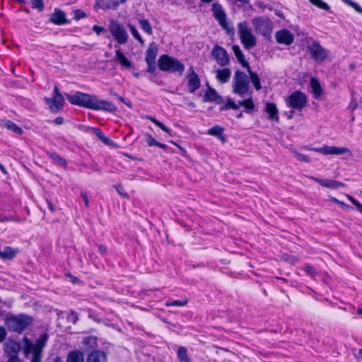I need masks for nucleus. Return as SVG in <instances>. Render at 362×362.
Returning a JSON list of instances; mask_svg holds the SVG:
<instances>
[{"label": "nucleus", "instance_id": "nucleus-7", "mask_svg": "<svg viewBox=\"0 0 362 362\" xmlns=\"http://www.w3.org/2000/svg\"><path fill=\"white\" fill-rule=\"evenodd\" d=\"M252 24L255 31L266 39L271 37V34L273 30V23L272 21L266 17H257L252 20Z\"/></svg>", "mask_w": 362, "mask_h": 362}, {"label": "nucleus", "instance_id": "nucleus-55", "mask_svg": "<svg viewBox=\"0 0 362 362\" xmlns=\"http://www.w3.org/2000/svg\"><path fill=\"white\" fill-rule=\"evenodd\" d=\"M343 209L344 210H351L352 209V207L349 206V204L343 202L341 201V202L339 204Z\"/></svg>", "mask_w": 362, "mask_h": 362}, {"label": "nucleus", "instance_id": "nucleus-56", "mask_svg": "<svg viewBox=\"0 0 362 362\" xmlns=\"http://www.w3.org/2000/svg\"><path fill=\"white\" fill-rule=\"evenodd\" d=\"M93 30L98 35H99V34H100L104 30V28L103 27H100V26H98V25H94L93 28Z\"/></svg>", "mask_w": 362, "mask_h": 362}, {"label": "nucleus", "instance_id": "nucleus-6", "mask_svg": "<svg viewBox=\"0 0 362 362\" xmlns=\"http://www.w3.org/2000/svg\"><path fill=\"white\" fill-rule=\"evenodd\" d=\"M233 93L243 96L249 90V80L247 75L239 70L235 72L232 83Z\"/></svg>", "mask_w": 362, "mask_h": 362}, {"label": "nucleus", "instance_id": "nucleus-52", "mask_svg": "<svg viewBox=\"0 0 362 362\" xmlns=\"http://www.w3.org/2000/svg\"><path fill=\"white\" fill-rule=\"evenodd\" d=\"M116 189L117 191L118 192V193L122 196V197H126L127 198L128 197V195L125 192V191L124 190V189L122 188V187L121 185H117L116 187Z\"/></svg>", "mask_w": 362, "mask_h": 362}, {"label": "nucleus", "instance_id": "nucleus-13", "mask_svg": "<svg viewBox=\"0 0 362 362\" xmlns=\"http://www.w3.org/2000/svg\"><path fill=\"white\" fill-rule=\"evenodd\" d=\"M45 100L47 104L50 105V110L53 112L61 110L64 103V98L59 93V88L57 86L54 87L53 97L52 98H45Z\"/></svg>", "mask_w": 362, "mask_h": 362}, {"label": "nucleus", "instance_id": "nucleus-38", "mask_svg": "<svg viewBox=\"0 0 362 362\" xmlns=\"http://www.w3.org/2000/svg\"><path fill=\"white\" fill-rule=\"evenodd\" d=\"M128 27H129V30H130L132 35H133V37L137 41H139L141 45H144V41L143 38L141 37V35L139 34V33L138 32V30H136V28L131 24H129Z\"/></svg>", "mask_w": 362, "mask_h": 362}, {"label": "nucleus", "instance_id": "nucleus-32", "mask_svg": "<svg viewBox=\"0 0 362 362\" xmlns=\"http://www.w3.org/2000/svg\"><path fill=\"white\" fill-rule=\"evenodd\" d=\"M141 29L146 34L151 35L153 34V29L147 19H139L138 20Z\"/></svg>", "mask_w": 362, "mask_h": 362}, {"label": "nucleus", "instance_id": "nucleus-54", "mask_svg": "<svg viewBox=\"0 0 362 362\" xmlns=\"http://www.w3.org/2000/svg\"><path fill=\"white\" fill-rule=\"evenodd\" d=\"M147 65H148V69H147V71L149 72V73H153L156 71V64H155V62H152V63H146Z\"/></svg>", "mask_w": 362, "mask_h": 362}, {"label": "nucleus", "instance_id": "nucleus-30", "mask_svg": "<svg viewBox=\"0 0 362 362\" xmlns=\"http://www.w3.org/2000/svg\"><path fill=\"white\" fill-rule=\"evenodd\" d=\"M11 346L13 354L10 356L7 362H21V360L17 356V353L20 350V345L12 342L8 345V346Z\"/></svg>", "mask_w": 362, "mask_h": 362}, {"label": "nucleus", "instance_id": "nucleus-19", "mask_svg": "<svg viewBox=\"0 0 362 362\" xmlns=\"http://www.w3.org/2000/svg\"><path fill=\"white\" fill-rule=\"evenodd\" d=\"M127 0H98L97 4L104 9H116L119 4L126 3Z\"/></svg>", "mask_w": 362, "mask_h": 362}, {"label": "nucleus", "instance_id": "nucleus-4", "mask_svg": "<svg viewBox=\"0 0 362 362\" xmlns=\"http://www.w3.org/2000/svg\"><path fill=\"white\" fill-rule=\"evenodd\" d=\"M158 68L163 71H171L178 73L181 75L184 70L185 66L178 59L171 57L167 54H163L158 60Z\"/></svg>", "mask_w": 362, "mask_h": 362}, {"label": "nucleus", "instance_id": "nucleus-15", "mask_svg": "<svg viewBox=\"0 0 362 362\" xmlns=\"http://www.w3.org/2000/svg\"><path fill=\"white\" fill-rule=\"evenodd\" d=\"M275 38L278 43L290 45L293 42V35L288 30L283 29L277 31L275 34Z\"/></svg>", "mask_w": 362, "mask_h": 362}, {"label": "nucleus", "instance_id": "nucleus-2", "mask_svg": "<svg viewBox=\"0 0 362 362\" xmlns=\"http://www.w3.org/2000/svg\"><path fill=\"white\" fill-rule=\"evenodd\" d=\"M48 340V334L44 333L37 340L35 344L29 340L28 338H23L24 352L28 356L31 351L33 352V357L31 362H42V352L43 348L45 346Z\"/></svg>", "mask_w": 362, "mask_h": 362}, {"label": "nucleus", "instance_id": "nucleus-47", "mask_svg": "<svg viewBox=\"0 0 362 362\" xmlns=\"http://www.w3.org/2000/svg\"><path fill=\"white\" fill-rule=\"evenodd\" d=\"M74 19L78 21L81 18H84L86 16V13L82 10L78 9V10L74 11Z\"/></svg>", "mask_w": 362, "mask_h": 362}, {"label": "nucleus", "instance_id": "nucleus-35", "mask_svg": "<svg viewBox=\"0 0 362 362\" xmlns=\"http://www.w3.org/2000/svg\"><path fill=\"white\" fill-rule=\"evenodd\" d=\"M4 126L7 128L8 129L12 131L14 133H16L19 135L22 134L23 131V129L18 127V125H16L15 123H13V122L11 121H7L4 124Z\"/></svg>", "mask_w": 362, "mask_h": 362}, {"label": "nucleus", "instance_id": "nucleus-5", "mask_svg": "<svg viewBox=\"0 0 362 362\" xmlns=\"http://www.w3.org/2000/svg\"><path fill=\"white\" fill-rule=\"evenodd\" d=\"M237 27L238 34L244 47L247 49L254 47L257 44L256 37L248 27L247 23L246 21L240 22Z\"/></svg>", "mask_w": 362, "mask_h": 362}, {"label": "nucleus", "instance_id": "nucleus-40", "mask_svg": "<svg viewBox=\"0 0 362 362\" xmlns=\"http://www.w3.org/2000/svg\"><path fill=\"white\" fill-rule=\"evenodd\" d=\"M187 299H184L182 300H168L165 305L167 307L170 306H178V307H182L187 305Z\"/></svg>", "mask_w": 362, "mask_h": 362}, {"label": "nucleus", "instance_id": "nucleus-28", "mask_svg": "<svg viewBox=\"0 0 362 362\" xmlns=\"http://www.w3.org/2000/svg\"><path fill=\"white\" fill-rule=\"evenodd\" d=\"M116 60H117L119 64L129 69L132 66V63L124 55V54L119 50L116 51Z\"/></svg>", "mask_w": 362, "mask_h": 362}, {"label": "nucleus", "instance_id": "nucleus-11", "mask_svg": "<svg viewBox=\"0 0 362 362\" xmlns=\"http://www.w3.org/2000/svg\"><path fill=\"white\" fill-rule=\"evenodd\" d=\"M306 148L323 155L348 154L349 156H352V152L346 147L323 146L320 148L306 147Z\"/></svg>", "mask_w": 362, "mask_h": 362}, {"label": "nucleus", "instance_id": "nucleus-3", "mask_svg": "<svg viewBox=\"0 0 362 362\" xmlns=\"http://www.w3.org/2000/svg\"><path fill=\"white\" fill-rule=\"evenodd\" d=\"M33 322V318L26 314L18 315H7L5 320V325L11 332L22 333Z\"/></svg>", "mask_w": 362, "mask_h": 362}, {"label": "nucleus", "instance_id": "nucleus-27", "mask_svg": "<svg viewBox=\"0 0 362 362\" xmlns=\"http://www.w3.org/2000/svg\"><path fill=\"white\" fill-rule=\"evenodd\" d=\"M247 69V71L250 75V78L251 80L252 83L253 84L255 88L257 90H259L262 88L261 83H260V78L258 76V75L252 71L250 69V66H248Z\"/></svg>", "mask_w": 362, "mask_h": 362}, {"label": "nucleus", "instance_id": "nucleus-29", "mask_svg": "<svg viewBox=\"0 0 362 362\" xmlns=\"http://www.w3.org/2000/svg\"><path fill=\"white\" fill-rule=\"evenodd\" d=\"M310 86L313 90V93L315 95V98H318L322 93V90L321 88L320 83L316 78H312L310 80Z\"/></svg>", "mask_w": 362, "mask_h": 362}, {"label": "nucleus", "instance_id": "nucleus-43", "mask_svg": "<svg viewBox=\"0 0 362 362\" xmlns=\"http://www.w3.org/2000/svg\"><path fill=\"white\" fill-rule=\"evenodd\" d=\"M33 8L37 9L40 12L42 11L45 8L43 0H31Z\"/></svg>", "mask_w": 362, "mask_h": 362}, {"label": "nucleus", "instance_id": "nucleus-36", "mask_svg": "<svg viewBox=\"0 0 362 362\" xmlns=\"http://www.w3.org/2000/svg\"><path fill=\"white\" fill-rule=\"evenodd\" d=\"M239 108L238 103L236 104L230 98L227 99L226 103L220 107L221 111L226 110L228 109L238 110Z\"/></svg>", "mask_w": 362, "mask_h": 362}, {"label": "nucleus", "instance_id": "nucleus-62", "mask_svg": "<svg viewBox=\"0 0 362 362\" xmlns=\"http://www.w3.org/2000/svg\"><path fill=\"white\" fill-rule=\"evenodd\" d=\"M68 276H69L72 281L73 283L76 284L78 281V279L75 277V276H73L71 274H69Z\"/></svg>", "mask_w": 362, "mask_h": 362}, {"label": "nucleus", "instance_id": "nucleus-53", "mask_svg": "<svg viewBox=\"0 0 362 362\" xmlns=\"http://www.w3.org/2000/svg\"><path fill=\"white\" fill-rule=\"evenodd\" d=\"M6 337V329L0 326V342H2Z\"/></svg>", "mask_w": 362, "mask_h": 362}, {"label": "nucleus", "instance_id": "nucleus-24", "mask_svg": "<svg viewBox=\"0 0 362 362\" xmlns=\"http://www.w3.org/2000/svg\"><path fill=\"white\" fill-rule=\"evenodd\" d=\"M231 76V71L228 68L218 69L216 78L222 83H227Z\"/></svg>", "mask_w": 362, "mask_h": 362}, {"label": "nucleus", "instance_id": "nucleus-61", "mask_svg": "<svg viewBox=\"0 0 362 362\" xmlns=\"http://www.w3.org/2000/svg\"><path fill=\"white\" fill-rule=\"evenodd\" d=\"M355 357H356L358 360H362V349H360V350L358 351V354H356V355H355Z\"/></svg>", "mask_w": 362, "mask_h": 362}, {"label": "nucleus", "instance_id": "nucleus-9", "mask_svg": "<svg viewBox=\"0 0 362 362\" xmlns=\"http://www.w3.org/2000/svg\"><path fill=\"white\" fill-rule=\"evenodd\" d=\"M212 11L214 17L218 22L221 28L226 30L227 33L233 35L234 28L227 22L226 14L222 6L218 3H214L212 5Z\"/></svg>", "mask_w": 362, "mask_h": 362}, {"label": "nucleus", "instance_id": "nucleus-51", "mask_svg": "<svg viewBox=\"0 0 362 362\" xmlns=\"http://www.w3.org/2000/svg\"><path fill=\"white\" fill-rule=\"evenodd\" d=\"M81 198L83 199V200L84 202L86 207H88L89 202H88V198L87 193L86 192H81Z\"/></svg>", "mask_w": 362, "mask_h": 362}, {"label": "nucleus", "instance_id": "nucleus-12", "mask_svg": "<svg viewBox=\"0 0 362 362\" xmlns=\"http://www.w3.org/2000/svg\"><path fill=\"white\" fill-rule=\"evenodd\" d=\"M311 57L318 63L324 62L328 55V50L320 45L318 41H314L308 47Z\"/></svg>", "mask_w": 362, "mask_h": 362}, {"label": "nucleus", "instance_id": "nucleus-45", "mask_svg": "<svg viewBox=\"0 0 362 362\" xmlns=\"http://www.w3.org/2000/svg\"><path fill=\"white\" fill-rule=\"evenodd\" d=\"M294 153H295L296 158L299 161L305 162V163H310L311 161V159L307 155L302 154V153H298V152H295Z\"/></svg>", "mask_w": 362, "mask_h": 362}, {"label": "nucleus", "instance_id": "nucleus-16", "mask_svg": "<svg viewBox=\"0 0 362 362\" xmlns=\"http://www.w3.org/2000/svg\"><path fill=\"white\" fill-rule=\"evenodd\" d=\"M49 21L55 25H64L69 23L66 13L59 9L54 10V12L49 17Z\"/></svg>", "mask_w": 362, "mask_h": 362}, {"label": "nucleus", "instance_id": "nucleus-41", "mask_svg": "<svg viewBox=\"0 0 362 362\" xmlns=\"http://www.w3.org/2000/svg\"><path fill=\"white\" fill-rule=\"evenodd\" d=\"M48 155L49 158H51L54 161L57 162L61 165L65 166L66 165V161L62 158L59 154L52 152V153H48Z\"/></svg>", "mask_w": 362, "mask_h": 362}, {"label": "nucleus", "instance_id": "nucleus-22", "mask_svg": "<svg viewBox=\"0 0 362 362\" xmlns=\"http://www.w3.org/2000/svg\"><path fill=\"white\" fill-rule=\"evenodd\" d=\"M266 112L269 115V118L271 120H274L276 122H279L278 116V110L276 105L274 103H269L266 105Z\"/></svg>", "mask_w": 362, "mask_h": 362}, {"label": "nucleus", "instance_id": "nucleus-60", "mask_svg": "<svg viewBox=\"0 0 362 362\" xmlns=\"http://www.w3.org/2000/svg\"><path fill=\"white\" fill-rule=\"evenodd\" d=\"M47 204H48V208L49 209L52 211V212H54L55 211V209L54 207V205L52 203H51L50 202L47 201Z\"/></svg>", "mask_w": 362, "mask_h": 362}, {"label": "nucleus", "instance_id": "nucleus-44", "mask_svg": "<svg viewBox=\"0 0 362 362\" xmlns=\"http://www.w3.org/2000/svg\"><path fill=\"white\" fill-rule=\"evenodd\" d=\"M344 3L349 6L353 8L356 11L362 13V8L352 0H343Z\"/></svg>", "mask_w": 362, "mask_h": 362}, {"label": "nucleus", "instance_id": "nucleus-49", "mask_svg": "<svg viewBox=\"0 0 362 362\" xmlns=\"http://www.w3.org/2000/svg\"><path fill=\"white\" fill-rule=\"evenodd\" d=\"M67 320L70 322H72L73 324H75L78 320V315L76 313L72 311L70 314L67 316Z\"/></svg>", "mask_w": 362, "mask_h": 362}, {"label": "nucleus", "instance_id": "nucleus-50", "mask_svg": "<svg viewBox=\"0 0 362 362\" xmlns=\"http://www.w3.org/2000/svg\"><path fill=\"white\" fill-rule=\"evenodd\" d=\"M358 107V103L356 101V99L354 98H352L351 103H349V108L351 110H354Z\"/></svg>", "mask_w": 362, "mask_h": 362}, {"label": "nucleus", "instance_id": "nucleus-57", "mask_svg": "<svg viewBox=\"0 0 362 362\" xmlns=\"http://www.w3.org/2000/svg\"><path fill=\"white\" fill-rule=\"evenodd\" d=\"M54 123L57 125H61L64 123V118L62 117H58L54 119Z\"/></svg>", "mask_w": 362, "mask_h": 362}, {"label": "nucleus", "instance_id": "nucleus-37", "mask_svg": "<svg viewBox=\"0 0 362 362\" xmlns=\"http://www.w3.org/2000/svg\"><path fill=\"white\" fill-rule=\"evenodd\" d=\"M309 2L313 5L325 11H329L330 9L329 5L322 0H309Z\"/></svg>", "mask_w": 362, "mask_h": 362}, {"label": "nucleus", "instance_id": "nucleus-33", "mask_svg": "<svg viewBox=\"0 0 362 362\" xmlns=\"http://www.w3.org/2000/svg\"><path fill=\"white\" fill-rule=\"evenodd\" d=\"M223 132V129L222 127H221L220 126H214L208 130V134L209 135L216 136L219 139L224 141V138L222 135Z\"/></svg>", "mask_w": 362, "mask_h": 362}, {"label": "nucleus", "instance_id": "nucleus-63", "mask_svg": "<svg viewBox=\"0 0 362 362\" xmlns=\"http://www.w3.org/2000/svg\"><path fill=\"white\" fill-rule=\"evenodd\" d=\"M8 221V218L7 216H4L0 215V222Z\"/></svg>", "mask_w": 362, "mask_h": 362}, {"label": "nucleus", "instance_id": "nucleus-8", "mask_svg": "<svg viewBox=\"0 0 362 362\" xmlns=\"http://www.w3.org/2000/svg\"><path fill=\"white\" fill-rule=\"evenodd\" d=\"M108 28L113 38L119 44H125L127 42L129 35L122 24L112 19L109 22Z\"/></svg>", "mask_w": 362, "mask_h": 362}, {"label": "nucleus", "instance_id": "nucleus-31", "mask_svg": "<svg viewBox=\"0 0 362 362\" xmlns=\"http://www.w3.org/2000/svg\"><path fill=\"white\" fill-rule=\"evenodd\" d=\"M239 107L243 106L247 112H250L255 110V105L253 103L252 98L238 102Z\"/></svg>", "mask_w": 362, "mask_h": 362}, {"label": "nucleus", "instance_id": "nucleus-64", "mask_svg": "<svg viewBox=\"0 0 362 362\" xmlns=\"http://www.w3.org/2000/svg\"><path fill=\"white\" fill-rule=\"evenodd\" d=\"M356 207L357 208L358 211L362 214V204L360 202L356 206Z\"/></svg>", "mask_w": 362, "mask_h": 362}, {"label": "nucleus", "instance_id": "nucleus-48", "mask_svg": "<svg viewBox=\"0 0 362 362\" xmlns=\"http://www.w3.org/2000/svg\"><path fill=\"white\" fill-rule=\"evenodd\" d=\"M304 270L310 276H313L316 274L315 269L312 266L308 264L305 265Z\"/></svg>", "mask_w": 362, "mask_h": 362}, {"label": "nucleus", "instance_id": "nucleus-17", "mask_svg": "<svg viewBox=\"0 0 362 362\" xmlns=\"http://www.w3.org/2000/svg\"><path fill=\"white\" fill-rule=\"evenodd\" d=\"M310 178L319 183L321 186L327 188L337 189L344 187V185L342 182L334 180H322L314 177H310Z\"/></svg>", "mask_w": 362, "mask_h": 362}, {"label": "nucleus", "instance_id": "nucleus-46", "mask_svg": "<svg viewBox=\"0 0 362 362\" xmlns=\"http://www.w3.org/2000/svg\"><path fill=\"white\" fill-rule=\"evenodd\" d=\"M146 137V141L148 146H156L158 144V141H157L150 134H145Z\"/></svg>", "mask_w": 362, "mask_h": 362}, {"label": "nucleus", "instance_id": "nucleus-20", "mask_svg": "<svg viewBox=\"0 0 362 362\" xmlns=\"http://www.w3.org/2000/svg\"><path fill=\"white\" fill-rule=\"evenodd\" d=\"M158 53V47L154 42L149 44V46L146 52L145 61L146 63L155 62Z\"/></svg>", "mask_w": 362, "mask_h": 362}, {"label": "nucleus", "instance_id": "nucleus-59", "mask_svg": "<svg viewBox=\"0 0 362 362\" xmlns=\"http://www.w3.org/2000/svg\"><path fill=\"white\" fill-rule=\"evenodd\" d=\"M113 95H115V97H117V98H118V100H120L121 102H122V103H124L127 104V105L130 106V105H129V104L127 103L124 101V99L122 96L119 95L118 94H117V93H113Z\"/></svg>", "mask_w": 362, "mask_h": 362}, {"label": "nucleus", "instance_id": "nucleus-26", "mask_svg": "<svg viewBox=\"0 0 362 362\" xmlns=\"http://www.w3.org/2000/svg\"><path fill=\"white\" fill-rule=\"evenodd\" d=\"M232 49L238 61L241 64V65L243 67L247 68L248 66H250L249 63L245 59V56L238 45H233Z\"/></svg>", "mask_w": 362, "mask_h": 362}, {"label": "nucleus", "instance_id": "nucleus-18", "mask_svg": "<svg viewBox=\"0 0 362 362\" xmlns=\"http://www.w3.org/2000/svg\"><path fill=\"white\" fill-rule=\"evenodd\" d=\"M187 77L189 91L194 93L200 87V80L192 68L190 69V74Z\"/></svg>", "mask_w": 362, "mask_h": 362}, {"label": "nucleus", "instance_id": "nucleus-39", "mask_svg": "<svg viewBox=\"0 0 362 362\" xmlns=\"http://www.w3.org/2000/svg\"><path fill=\"white\" fill-rule=\"evenodd\" d=\"M147 118L151 120L153 124H155L156 126H158L159 128H160L163 131L165 132L168 134H171L170 129H168L166 126H165L162 122L158 121L154 117H147Z\"/></svg>", "mask_w": 362, "mask_h": 362}, {"label": "nucleus", "instance_id": "nucleus-42", "mask_svg": "<svg viewBox=\"0 0 362 362\" xmlns=\"http://www.w3.org/2000/svg\"><path fill=\"white\" fill-rule=\"evenodd\" d=\"M94 132L95 135L104 143L106 144H110V139L107 137L99 129L95 128Z\"/></svg>", "mask_w": 362, "mask_h": 362}, {"label": "nucleus", "instance_id": "nucleus-21", "mask_svg": "<svg viewBox=\"0 0 362 362\" xmlns=\"http://www.w3.org/2000/svg\"><path fill=\"white\" fill-rule=\"evenodd\" d=\"M86 362H107V356L101 351H93L87 357Z\"/></svg>", "mask_w": 362, "mask_h": 362}, {"label": "nucleus", "instance_id": "nucleus-10", "mask_svg": "<svg viewBox=\"0 0 362 362\" xmlns=\"http://www.w3.org/2000/svg\"><path fill=\"white\" fill-rule=\"evenodd\" d=\"M286 103L288 105L293 109L301 110L306 106L308 99L306 95L300 91H294L287 98Z\"/></svg>", "mask_w": 362, "mask_h": 362}, {"label": "nucleus", "instance_id": "nucleus-23", "mask_svg": "<svg viewBox=\"0 0 362 362\" xmlns=\"http://www.w3.org/2000/svg\"><path fill=\"white\" fill-rule=\"evenodd\" d=\"M204 101H212L220 103L222 101V98L217 94L214 89L209 88V90L206 91L204 94Z\"/></svg>", "mask_w": 362, "mask_h": 362}, {"label": "nucleus", "instance_id": "nucleus-1", "mask_svg": "<svg viewBox=\"0 0 362 362\" xmlns=\"http://www.w3.org/2000/svg\"><path fill=\"white\" fill-rule=\"evenodd\" d=\"M69 102L93 110H103L110 112L117 111V106L112 102L100 99L95 95H90L81 92H76L74 95H66Z\"/></svg>", "mask_w": 362, "mask_h": 362}, {"label": "nucleus", "instance_id": "nucleus-34", "mask_svg": "<svg viewBox=\"0 0 362 362\" xmlns=\"http://www.w3.org/2000/svg\"><path fill=\"white\" fill-rule=\"evenodd\" d=\"M177 358L180 362H190V358L187 355V349L181 346L177 350Z\"/></svg>", "mask_w": 362, "mask_h": 362}, {"label": "nucleus", "instance_id": "nucleus-58", "mask_svg": "<svg viewBox=\"0 0 362 362\" xmlns=\"http://www.w3.org/2000/svg\"><path fill=\"white\" fill-rule=\"evenodd\" d=\"M98 250H99V252L101 255H104L106 254V248L104 245H100L98 246Z\"/></svg>", "mask_w": 362, "mask_h": 362}, {"label": "nucleus", "instance_id": "nucleus-14", "mask_svg": "<svg viewBox=\"0 0 362 362\" xmlns=\"http://www.w3.org/2000/svg\"><path fill=\"white\" fill-rule=\"evenodd\" d=\"M211 54L218 65L225 66L229 64V55L223 47L219 45H215L212 49Z\"/></svg>", "mask_w": 362, "mask_h": 362}, {"label": "nucleus", "instance_id": "nucleus-25", "mask_svg": "<svg viewBox=\"0 0 362 362\" xmlns=\"http://www.w3.org/2000/svg\"><path fill=\"white\" fill-rule=\"evenodd\" d=\"M66 362H84V355L79 350L72 351L68 354Z\"/></svg>", "mask_w": 362, "mask_h": 362}]
</instances>
